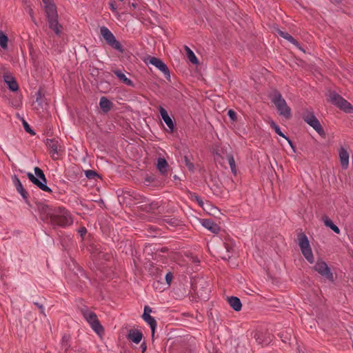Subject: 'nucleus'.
Wrapping results in <instances>:
<instances>
[{
    "label": "nucleus",
    "instance_id": "nucleus-1",
    "mask_svg": "<svg viewBox=\"0 0 353 353\" xmlns=\"http://www.w3.org/2000/svg\"><path fill=\"white\" fill-rule=\"evenodd\" d=\"M52 225L65 228L73 223V219L68 210L62 207L54 208L50 220Z\"/></svg>",
    "mask_w": 353,
    "mask_h": 353
},
{
    "label": "nucleus",
    "instance_id": "nucleus-2",
    "mask_svg": "<svg viewBox=\"0 0 353 353\" xmlns=\"http://www.w3.org/2000/svg\"><path fill=\"white\" fill-rule=\"evenodd\" d=\"M270 99L276 106L280 115L288 119L292 117V110L286 103L285 99L282 97L281 92L277 90H274L270 95Z\"/></svg>",
    "mask_w": 353,
    "mask_h": 353
},
{
    "label": "nucleus",
    "instance_id": "nucleus-3",
    "mask_svg": "<svg viewBox=\"0 0 353 353\" xmlns=\"http://www.w3.org/2000/svg\"><path fill=\"white\" fill-rule=\"evenodd\" d=\"M34 174L31 172L27 173L28 179L41 190L51 193L52 190L47 185V179L43 171L39 167L34 168Z\"/></svg>",
    "mask_w": 353,
    "mask_h": 353
},
{
    "label": "nucleus",
    "instance_id": "nucleus-4",
    "mask_svg": "<svg viewBox=\"0 0 353 353\" xmlns=\"http://www.w3.org/2000/svg\"><path fill=\"white\" fill-rule=\"evenodd\" d=\"M81 313L85 320L97 334L100 335L104 332V329L94 312L89 310L88 307H85L81 309Z\"/></svg>",
    "mask_w": 353,
    "mask_h": 353
},
{
    "label": "nucleus",
    "instance_id": "nucleus-5",
    "mask_svg": "<svg viewBox=\"0 0 353 353\" xmlns=\"http://www.w3.org/2000/svg\"><path fill=\"white\" fill-rule=\"evenodd\" d=\"M298 240L303 255L310 263H313L314 262V256L307 236L304 233H301L298 236Z\"/></svg>",
    "mask_w": 353,
    "mask_h": 353
},
{
    "label": "nucleus",
    "instance_id": "nucleus-6",
    "mask_svg": "<svg viewBox=\"0 0 353 353\" xmlns=\"http://www.w3.org/2000/svg\"><path fill=\"white\" fill-rule=\"evenodd\" d=\"M100 32L109 46L120 52H123L121 44L115 39L112 32L107 27L102 26L100 28Z\"/></svg>",
    "mask_w": 353,
    "mask_h": 353
},
{
    "label": "nucleus",
    "instance_id": "nucleus-7",
    "mask_svg": "<svg viewBox=\"0 0 353 353\" xmlns=\"http://www.w3.org/2000/svg\"><path fill=\"white\" fill-rule=\"evenodd\" d=\"M314 270L317 272L321 276L325 278L330 282L334 281V276L331 272L330 268L327 263L323 260H318L313 267Z\"/></svg>",
    "mask_w": 353,
    "mask_h": 353
},
{
    "label": "nucleus",
    "instance_id": "nucleus-8",
    "mask_svg": "<svg viewBox=\"0 0 353 353\" xmlns=\"http://www.w3.org/2000/svg\"><path fill=\"white\" fill-rule=\"evenodd\" d=\"M303 120L312 127L320 136L324 137L325 135L323 128L313 112L306 113L303 116Z\"/></svg>",
    "mask_w": 353,
    "mask_h": 353
},
{
    "label": "nucleus",
    "instance_id": "nucleus-9",
    "mask_svg": "<svg viewBox=\"0 0 353 353\" xmlns=\"http://www.w3.org/2000/svg\"><path fill=\"white\" fill-rule=\"evenodd\" d=\"M148 63L159 70L164 74L167 80H170V70L166 64L161 59L155 57H150L148 58Z\"/></svg>",
    "mask_w": 353,
    "mask_h": 353
},
{
    "label": "nucleus",
    "instance_id": "nucleus-10",
    "mask_svg": "<svg viewBox=\"0 0 353 353\" xmlns=\"http://www.w3.org/2000/svg\"><path fill=\"white\" fill-rule=\"evenodd\" d=\"M152 312V308L148 306L145 305L144 307L143 313L142 315L143 319L148 323V325L150 327L151 331H152V336L154 334L155 329L157 327V323L156 320L154 317L150 316V313Z\"/></svg>",
    "mask_w": 353,
    "mask_h": 353
},
{
    "label": "nucleus",
    "instance_id": "nucleus-11",
    "mask_svg": "<svg viewBox=\"0 0 353 353\" xmlns=\"http://www.w3.org/2000/svg\"><path fill=\"white\" fill-rule=\"evenodd\" d=\"M37 208L39 213L41 214V219H51L52 214L53 213L54 209H52V208L44 203H37Z\"/></svg>",
    "mask_w": 353,
    "mask_h": 353
},
{
    "label": "nucleus",
    "instance_id": "nucleus-12",
    "mask_svg": "<svg viewBox=\"0 0 353 353\" xmlns=\"http://www.w3.org/2000/svg\"><path fill=\"white\" fill-rule=\"evenodd\" d=\"M43 3L44 4L47 19L52 17H58L57 8L53 3V0L45 1H43Z\"/></svg>",
    "mask_w": 353,
    "mask_h": 353
},
{
    "label": "nucleus",
    "instance_id": "nucleus-13",
    "mask_svg": "<svg viewBox=\"0 0 353 353\" xmlns=\"http://www.w3.org/2000/svg\"><path fill=\"white\" fill-rule=\"evenodd\" d=\"M159 112L161 117V119L165 122L166 125L168 126L169 131L170 132H172L174 131V123L171 119V117L169 116L167 110L163 108V107L159 108Z\"/></svg>",
    "mask_w": 353,
    "mask_h": 353
},
{
    "label": "nucleus",
    "instance_id": "nucleus-14",
    "mask_svg": "<svg viewBox=\"0 0 353 353\" xmlns=\"http://www.w3.org/2000/svg\"><path fill=\"white\" fill-rule=\"evenodd\" d=\"M201 225L214 234H218L220 231V227L210 219H202Z\"/></svg>",
    "mask_w": 353,
    "mask_h": 353
},
{
    "label": "nucleus",
    "instance_id": "nucleus-15",
    "mask_svg": "<svg viewBox=\"0 0 353 353\" xmlns=\"http://www.w3.org/2000/svg\"><path fill=\"white\" fill-rule=\"evenodd\" d=\"M3 80L10 90L16 92L19 90V85L15 78L10 74L6 73L3 75Z\"/></svg>",
    "mask_w": 353,
    "mask_h": 353
},
{
    "label": "nucleus",
    "instance_id": "nucleus-16",
    "mask_svg": "<svg viewBox=\"0 0 353 353\" xmlns=\"http://www.w3.org/2000/svg\"><path fill=\"white\" fill-rule=\"evenodd\" d=\"M339 155L341 168L343 170H346L349 166V153L347 152L346 149H345L343 147H341L339 149Z\"/></svg>",
    "mask_w": 353,
    "mask_h": 353
},
{
    "label": "nucleus",
    "instance_id": "nucleus-17",
    "mask_svg": "<svg viewBox=\"0 0 353 353\" xmlns=\"http://www.w3.org/2000/svg\"><path fill=\"white\" fill-rule=\"evenodd\" d=\"M143 336V333L140 330L131 329L128 332L127 339L138 344L142 340Z\"/></svg>",
    "mask_w": 353,
    "mask_h": 353
},
{
    "label": "nucleus",
    "instance_id": "nucleus-18",
    "mask_svg": "<svg viewBox=\"0 0 353 353\" xmlns=\"http://www.w3.org/2000/svg\"><path fill=\"white\" fill-rule=\"evenodd\" d=\"M278 34L283 39L288 40L290 43L294 45L298 49L304 52V50L301 46L300 43L288 32L278 29L276 30Z\"/></svg>",
    "mask_w": 353,
    "mask_h": 353
},
{
    "label": "nucleus",
    "instance_id": "nucleus-19",
    "mask_svg": "<svg viewBox=\"0 0 353 353\" xmlns=\"http://www.w3.org/2000/svg\"><path fill=\"white\" fill-rule=\"evenodd\" d=\"M49 28L57 35H59L62 31V26L59 23L58 17H52L47 19Z\"/></svg>",
    "mask_w": 353,
    "mask_h": 353
},
{
    "label": "nucleus",
    "instance_id": "nucleus-20",
    "mask_svg": "<svg viewBox=\"0 0 353 353\" xmlns=\"http://www.w3.org/2000/svg\"><path fill=\"white\" fill-rule=\"evenodd\" d=\"M99 107L103 113H108L113 107V103L106 97H101Z\"/></svg>",
    "mask_w": 353,
    "mask_h": 353
},
{
    "label": "nucleus",
    "instance_id": "nucleus-21",
    "mask_svg": "<svg viewBox=\"0 0 353 353\" xmlns=\"http://www.w3.org/2000/svg\"><path fill=\"white\" fill-rule=\"evenodd\" d=\"M46 145L52 156L58 154L59 141L56 139H47Z\"/></svg>",
    "mask_w": 353,
    "mask_h": 353
},
{
    "label": "nucleus",
    "instance_id": "nucleus-22",
    "mask_svg": "<svg viewBox=\"0 0 353 353\" xmlns=\"http://www.w3.org/2000/svg\"><path fill=\"white\" fill-rule=\"evenodd\" d=\"M228 302L234 310L239 312L241 310L242 303L239 298L234 296H229L228 297Z\"/></svg>",
    "mask_w": 353,
    "mask_h": 353
},
{
    "label": "nucleus",
    "instance_id": "nucleus-23",
    "mask_svg": "<svg viewBox=\"0 0 353 353\" xmlns=\"http://www.w3.org/2000/svg\"><path fill=\"white\" fill-rule=\"evenodd\" d=\"M254 337L256 341L261 345H268L270 341V337L266 336V334L261 331H256L254 333Z\"/></svg>",
    "mask_w": 353,
    "mask_h": 353
},
{
    "label": "nucleus",
    "instance_id": "nucleus-24",
    "mask_svg": "<svg viewBox=\"0 0 353 353\" xmlns=\"http://www.w3.org/2000/svg\"><path fill=\"white\" fill-rule=\"evenodd\" d=\"M157 168L163 175L168 173L169 165L164 158L159 157L157 159Z\"/></svg>",
    "mask_w": 353,
    "mask_h": 353
},
{
    "label": "nucleus",
    "instance_id": "nucleus-25",
    "mask_svg": "<svg viewBox=\"0 0 353 353\" xmlns=\"http://www.w3.org/2000/svg\"><path fill=\"white\" fill-rule=\"evenodd\" d=\"M114 74L117 76V77L124 84L133 87L134 83L132 80L128 79L124 73L122 72L121 70H113Z\"/></svg>",
    "mask_w": 353,
    "mask_h": 353
},
{
    "label": "nucleus",
    "instance_id": "nucleus-26",
    "mask_svg": "<svg viewBox=\"0 0 353 353\" xmlns=\"http://www.w3.org/2000/svg\"><path fill=\"white\" fill-rule=\"evenodd\" d=\"M344 98L341 95L337 94L336 92H332L330 95V102L336 107H339L341 105L342 101Z\"/></svg>",
    "mask_w": 353,
    "mask_h": 353
},
{
    "label": "nucleus",
    "instance_id": "nucleus-27",
    "mask_svg": "<svg viewBox=\"0 0 353 353\" xmlns=\"http://www.w3.org/2000/svg\"><path fill=\"white\" fill-rule=\"evenodd\" d=\"M70 347V336L68 335L64 334L62 336L61 341V350L64 353H66Z\"/></svg>",
    "mask_w": 353,
    "mask_h": 353
},
{
    "label": "nucleus",
    "instance_id": "nucleus-28",
    "mask_svg": "<svg viewBox=\"0 0 353 353\" xmlns=\"http://www.w3.org/2000/svg\"><path fill=\"white\" fill-rule=\"evenodd\" d=\"M323 222H324V224L328 227L329 228H330L332 230H333L336 234H339L340 233V229L339 228V227L335 225L332 221L329 219L328 217H325L323 218Z\"/></svg>",
    "mask_w": 353,
    "mask_h": 353
},
{
    "label": "nucleus",
    "instance_id": "nucleus-29",
    "mask_svg": "<svg viewBox=\"0 0 353 353\" xmlns=\"http://www.w3.org/2000/svg\"><path fill=\"white\" fill-rule=\"evenodd\" d=\"M341 110L346 113H353V106L346 99H343L341 105L339 107Z\"/></svg>",
    "mask_w": 353,
    "mask_h": 353
},
{
    "label": "nucleus",
    "instance_id": "nucleus-30",
    "mask_svg": "<svg viewBox=\"0 0 353 353\" xmlns=\"http://www.w3.org/2000/svg\"><path fill=\"white\" fill-rule=\"evenodd\" d=\"M185 49L187 51V56H188L189 61L194 64H198L199 63L198 59L196 57L195 54L193 52V51L187 46L185 47Z\"/></svg>",
    "mask_w": 353,
    "mask_h": 353
},
{
    "label": "nucleus",
    "instance_id": "nucleus-31",
    "mask_svg": "<svg viewBox=\"0 0 353 353\" xmlns=\"http://www.w3.org/2000/svg\"><path fill=\"white\" fill-rule=\"evenodd\" d=\"M8 38L6 33L0 30V46L3 49H7L8 48Z\"/></svg>",
    "mask_w": 353,
    "mask_h": 353
},
{
    "label": "nucleus",
    "instance_id": "nucleus-32",
    "mask_svg": "<svg viewBox=\"0 0 353 353\" xmlns=\"http://www.w3.org/2000/svg\"><path fill=\"white\" fill-rule=\"evenodd\" d=\"M85 175L88 179L97 180V179L101 178L99 174L92 170H85Z\"/></svg>",
    "mask_w": 353,
    "mask_h": 353
},
{
    "label": "nucleus",
    "instance_id": "nucleus-33",
    "mask_svg": "<svg viewBox=\"0 0 353 353\" xmlns=\"http://www.w3.org/2000/svg\"><path fill=\"white\" fill-rule=\"evenodd\" d=\"M227 159H228V163L230 167L232 172L234 174H236V168L235 161H234L233 155L232 154L228 155Z\"/></svg>",
    "mask_w": 353,
    "mask_h": 353
},
{
    "label": "nucleus",
    "instance_id": "nucleus-34",
    "mask_svg": "<svg viewBox=\"0 0 353 353\" xmlns=\"http://www.w3.org/2000/svg\"><path fill=\"white\" fill-rule=\"evenodd\" d=\"M270 125L271 128H272L278 135L283 138L285 137V135L281 132L280 127L274 121H272Z\"/></svg>",
    "mask_w": 353,
    "mask_h": 353
},
{
    "label": "nucleus",
    "instance_id": "nucleus-35",
    "mask_svg": "<svg viewBox=\"0 0 353 353\" xmlns=\"http://www.w3.org/2000/svg\"><path fill=\"white\" fill-rule=\"evenodd\" d=\"M144 183L148 186L152 185V183H154V186H157L159 181L156 179L154 176H148L145 178Z\"/></svg>",
    "mask_w": 353,
    "mask_h": 353
},
{
    "label": "nucleus",
    "instance_id": "nucleus-36",
    "mask_svg": "<svg viewBox=\"0 0 353 353\" xmlns=\"http://www.w3.org/2000/svg\"><path fill=\"white\" fill-rule=\"evenodd\" d=\"M132 193L134 195L133 196L134 201H137L138 203H143V202H146L148 201L146 197H145L143 195H141L139 193H138L137 192H132Z\"/></svg>",
    "mask_w": 353,
    "mask_h": 353
},
{
    "label": "nucleus",
    "instance_id": "nucleus-37",
    "mask_svg": "<svg viewBox=\"0 0 353 353\" xmlns=\"http://www.w3.org/2000/svg\"><path fill=\"white\" fill-rule=\"evenodd\" d=\"M12 181L16 188V190H19V189H21V188H23V184L21 182L20 179H19V177L16 175V174H14L12 176Z\"/></svg>",
    "mask_w": 353,
    "mask_h": 353
},
{
    "label": "nucleus",
    "instance_id": "nucleus-38",
    "mask_svg": "<svg viewBox=\"0 0 353 353\" xmlns=\"http://www.w3.org/2000/svg\"><path fill=\"white\" fill-rule=\"evenodd\" d=\"M45 97L42 93L41 89H39V90L36 92V101L39 104L42 105L44 102Z\"/></svg>",
    "mask_w": 353,
    "mask_h": 353
},
{
    "label": "nucleus",
    "instance_id": "nucleus-39",
    "mask_svg": "<svg viewBox=\"0 0 353 353\" xmlns=\"http://www.w3.org/2000/svg\"><path fill=\"white\" fill-rule=\"evenodd\" d=\"M163 223H166L171 226H176L179 225V220L176 218H166L163 219Z\"/></svg>",
    "mask_w": 353,
    "mask_h": 353
},
{
    "label": "nucleus",
    "instance_id": "nucleus-40",
    "mask_svg": "<svg viewBox=\"0 0 353 353\" xmlns=\"http://www.w3.org/2000/svg\"><path fill=\"white\" fill-rule=\"evenodd\" d=\"M183 162L188 170L191 172H193L194 170V164L190 161L188 156H184Z\"/></svg>",
    "mask_w": 353,
    "mask_h": 353
},
{
    "label": "nucleus",
    "instance_id": "nucleus-41",
    "mask_svg": "<svg viewBox=\"0 0 353 353\" xmlns=\"http://www.w3.org/2000/svg\"><path fill=\"white\" fill-rule=\"evenodd\" d=\"M191 199L196 201L200 207H203L204 203L202 199L196 193H193L191 194Z\"/></svg>",
    "mask_w": 353,
    "mask_h": 353
},
{
    "label": "nucleus",
    "instance_id": "nucleus-42",
    "mask_svg": "<svg viewBox=\"0 0 353 353\" xmlns=\"http://www.w3.org/2000/svg\"><path fill=\"white\" fill-rule=\"evenodd\" d=\"M17 191L20 194V195L24 199L25 202L28 203L29 194L27 192V191L25 190V188L23 187L21 189L17 190Z\"/></svg>",
    "mask_w": 353,
    "mask_h": 353
},
{
    "label": "nucleus",
    "instance_id": "nucleus-43",
    "mask_svg": "<svg viewBox=\"0 0 353 353\" xmlns=\"http://www.w3.org/2000/svg\"><path fill=\"white\" fill-rule=\"evenodd\" d=\"M23 126L24 130H26V132H27L28 133L30 134L31 135H34L35 134L34 131L31 129V128L30 127L29 124L25 120H23Z\"/></svg>",
    "mask_w": 353,
    "mask_h": 353
},
{
    "label": "nucleus",
    "instance_id": "nucleus-44",
    "mask_svg": "<svg viewBox=\"0 0 353 353\" xmlns=\"http://www.w3.org/2000/svg\"><path fill=\"white\" fill-rule=\"evenodd\" d=\"M132 192H135L134 190H126L123 192V196L125 199L133 201V194Z\"/></svg>",
    "mask_w": 353,
    "mask_h": 353
},
{
    "label": "nucleus",
    "instance_id": "nucleus-45",
    "mask_svg": "<svg viewBox=\"0 0 353 353\" xmlns=\"http://www.w3.org/2000/svg\"><path fill=\"white\" fill-rule=\"evenodd\" d=\"M109 7L113 12H117V6L114 0H111L109 2Z\"/></svg>",
    "mask_w": 353,
    "mask_h": 353
},
{
    "label": "nucleus",
    "instance_id": "nucleus-46",
    "mask_svg": "<svg viewBox=\"0 0 353 353\" xmlns=\"http://www.w3.org/2000/svg\"><path fill=\"white\" fill-rule=\"evenodd\" d=\"M228 115L232 121H234L236 120V113L233 110H229L228 112Z\"/></svg>",
    "mask_w": 353,
    "mask_h": 353
},
{
    "label": "nucleus",
    "instance_id": "nucleus-47",
    "mask_svg": "<svg viewBox=\"0 0 353 353\" xmlns=\"http://www.w3.org/2000/svg\"><path fill=\"white\" fill-rule=\"evenodd\" d=\"M173 278V275L172 274L171 272H168L165 276V281H166V283L168 285H170V283H171V281Z\"/></svg>",
    "mask_w": 353,
    "mask_h": 353
},
{
    "label": "nucleus",
    "instance_id": "nucleus-48",
    "mask_svg": "<svg viewBox=\"0 0 353 353\" xmlns=\"http://www.w3.org/2000/svg\"><path fill=\"white\" fill-rule=\"evenodd\" d=\"M34 304L40 310V312L41 314H43L44 316H46V314H45V308L43 307V305L39 303H37V302H34Z\"/></svg>",
    "mask_w": 353,
    "mask_h": 353
},
{
    "label": "nucleus",
    "instance_id": "nucleus-49",
    "mask_svg": "<svg viewBox=\"0 0 353 353\" xmlns=\"http://www.w3.org/2000/svg\"><path fill=\"white\" fill-rule=\"evenodd\" d=\"M284 139L288 141L290 146L292 148V150L294 152H295V146H294L293 142L292 141V140L287 136H285V137Z\"/></svg>",
    "mask_w": 353,
    "mask_h": 353
},
{
    "label": "nucleus",
    "instance_id": "nucleus-50",
    "mask_svg": "<svg viewBox=\"0 0 353 353\" xmlns=\"http://www.w3.org/2000/svg\"><path fill=\"white\" fill-rule=\"evenodd\" d=\"M28 13H29V14H30V17H31L32 21L34 23H36L35 18H34V12H33V10H32L31 8H29V9H28Z\"/></svg>",
    "mask_w": 353,
    "mask_h": 353
},
{
    "label": "nucleus",
    "instance_id": "nucleus-51",
    "mask_svg": "<svg viewBox=\"0 0 353 353\" xmlns=\"http://www.w3.org/2000/svg\"><path fill=\"white\" fill-rule=\"evenodd\" d=\"M78 232L81 236H83L86 234L87 230L85 227H82L78 230Z\"/></svg>",
    "mask_w": 353,
    "mask_h": 353
},
{
    "label": "nucleus",
    "instance_id": "nucleus-52",
    "mask_svg": "<svg viewBox=\"0 0 353 353\" xmlns=\"http://www.w3.org/2000/svg\"><path fill=\"white\" fill-rule=\"evenodd\" d=\"M159 208L158 203L152 202L150 203V210H155Z\"/></svg>",
    "mask_w": 353,
    "mask_h": 353
},
{
    "label": "nucleus",
    "instance_id": "nucleus-53",
    "mask_svg": "<svg viewBox=\"0 0 353 353\" xmlns=\"http://www.w3.org/2000/svg\"><path fill=\"white\" fill-rule=\"evenodd\" d=\"M224 246L228 252H230L232 250V247L228 243H224Z\"/></svg>",
    "mask_w": 353,
    "mask_h": 353
},
{
    "label": "nucleus",
    "instance_id": "nucleus-54",
    "mask_svg": "<svg viewBox=\"0 0 353 353\" xmlns=\"http://www.w3.org/2000/svg\"><path fill=\"white\" fill-rule=\"evenodd\" d=\"M141 347L142 349V352H144L145 350H146V348H147V346H146V343L145 342H143L141 345Z\"/></svg>",
    "mask_w": 353,
    "mask_h": 353
},
{
    "label": "nucleus",
    "instance_id": "nucleus-55",
    "mask_svg": "<svg viewBox=\"0 0 353 353\" xmlns=\"http://www.w3.org/2000/svg\"><path fill=\"white\" fill-rule=\"evenodd\" d=\"M131 5H132V6L134 8H137V3H132V4H131Z\"/></svg>",
    "mask_w": 353,
    "mask_h": 353
},
{
    "label": "nucleus",
    "instance_id": "nucleus-56",
    "mask_svg": "<svg viewBox=\"0 0 353 353\" xmlns=\"http://www.w3.org/2000/svg\"><path fill=\"white\" fill-rule=\"evenodd\" d=\"M166 248H163L161 250L162 252H164Z\"/></svg>",
    "mask_w": 353,
    "mask_h": 353
},
{
    "label": "nucleus",
    "instance_id": "nucleus-57",
    "mask_svg": "<svg viewBox=\"0 0 353 353\" xmlns=\"http://www.w3.org/2000/svg\"><path fill=\"white\" fill-rule=\"evenodd\" d=\"M120 1H123L124 0H119Z\"/></svg>",
    "mask_w": 353,
    "mask_h": 353
}]
</instances>
